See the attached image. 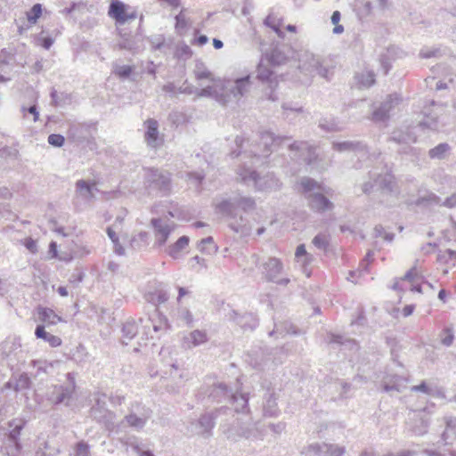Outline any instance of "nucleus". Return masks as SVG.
<instances>
[{"label":"nucleus","instance_id":"obj_18","mask_svg":"<svg viewBox=\"0 0 456 456\" xmlns=\"http://www.w3.org/2000/svg\"><path fill=\"white\" fill-rule=\"evenodd\" d=\"M420 279L421 276L419 273L416 265H414L403 277L400 278L394 283L393 289L395 290H404L409 289L411 291L421 293V286L419 284H415Z\"/></svg>","mask_w":456,"mask_h":456},{"label":"nucleus","instance_id":"obj_4","mask_svg":"<svg viewBox=\"0 0 456 456\" xmlns=\"http://www.w3.org/2000/svg\"><path fill=\"white\" fill-rule=\"evenodd\" d=\"M289 139L290 138L287 136H275L273 133L265 131L260 134L259 142L254 145L253 150H250L249 151H245L243 153H241L240 151L238 152L233 151L232 155L238 157L243 154L245 158H253V164H256L260 158L268 157L272 151L276 150L282 142L289 141Z\"/></svg>","mask_w":456,"mask_h":456},{"label":"nucleus","instance_id":"obj_55","mask_svg":"<svg viewBox=\"0 0 456 456\" xmlns=\"http://www.w3.org/2000/svg\"><path fill=\"white\" fill-rule=\"evenodd\" d=\"M282 110H283V117L286 119H289L292 115L298 114L303 112L302 107H292L289 103H283L282 104Z\"/></svg>","mask_w":456,"mask_h":456},{"label":"nucleus","instance_id":"obj_7","mask_svg":"<svg viewBox=\"0 0 456 456\" xmlns=\"http://www.w3.org/2000/svg\"><path fill=\"white\" fill-rule=\"evenodd\" d=\"M152 415V411L140 402L130 404L128 413L124 417L123 422L137 431L143 429Z\"/></svg>","mask_w":456,"mask_h":456},{"label":"nucleus","instance_id":"obj_17","mask_svg":"<svg viewBox=\"0 0 456 456\" xmlns=\"http://www.w3.org/2000/svg\"><path fill=\"white\" fill-rule=\"evenodd\" d=\"M94 404L91 408V416L99 422L109 423L115 419V413L106 407V395L96 393L94 395Z\"/></svg>","mask_w":456,"mask_h":456},{"label":"nucleus","instance_id":"obj_12","mask_svg":"<svg viewBox=\"0 0 456 456\" xmlns=\"http://www.w3.org/2000/svg\"><path fill=\"white\" fill-rule=\"evenodd\" d=\"M216 417L217 411L202 414L199 419L191 421L187 429L192 435L209 437L212 435Z\"/></svg>","mask_w":456,"mask_h":456},{"label":"nucleus","instance_id":"obj_48","mask_svg":"<svg viewBox=\"0 0 456 456\" xmlns=\"http://www.w3.org/2000/svg\"><path fill=\"white\" fill-rule=\"evenodd\" d=\"M265 25H266L267 27L271 28L276 34L279 37L281 38H284L285 37V34L283 31H281L280 29V26H281V21L276 20L273 16L272 15H268L265 21H264Z\"/></svg>","mask_w":456,"mask_h":456},{"label":"nucleus","instance_id":"obj_44","mask_svg":"<svg viewBox=\"0 0 456 456\" xmlns=\"http://www.w3.org/2000/svg\"><path fill=\"white\" fill-rule=\"evenodd\" d=\"M450 150L451 146L448 143H439L437 146L429 150L428 156L430 159H443L445 158Z\"/></svg>","mask_w":456,"mask_h":456},{"label":"nucleus","instance_id":"obj_21","mask_svg":"<svg viewBox=\"0 0 456 456\" xmlns=\"http://www.w3.org/2000/svg\"><path fill=\"white\" fill-rule=\"evenodd\" d=\"M226 316L229 321L233 322L244 330H253L258 324L256 317L250 313L240 314L231 310Z\"/></svg>","mask_w":456,"mask_h":456},{"label":"nucleus","instance_id":"obj_40","mask_svg":"<svg viewBox=\"0 0 456 456\" xmlns=\"http://www.w3.org/2000/svg\"><path fill=\"white\" fill-rule=\"evenodd\" d=\"M331 236L328 232H319L312 240L313 245L320 250L327 251L330 243Z\"/></svg>","mask_w":456,"mask_h":456},{"label":"nucleus","instance_id":"obj_20","mask_svg":"<svg viewBox=\"0 0 456 456\" xmlns=\"http://www.w3.org/2000/svg\"><path fill=\"white\" fill-rule=\"evenodd\" d=\"M151 223L154 228L155 245L158 247L165 245L175 229V224H169L161 218H152Z\"/></svg>","mask_w":456,"mask_h":456},{"label":"nucleus","instance_id":"obj_6","mask_svg":"<svg viewBox=\"0 0 456 456\" xmlns=\"http://www.w3.org/2000/svg\"><path fill=\"white\" fill-rule=\"evenodd\" d=\"M370 180L362 184V191L365 194H369L373 191L374 188L377 187L383 191L399 194V189L395 181V176L390 172L377 173L370 172Z\"/></svg>","mask_w":456,"mask_h":456},{"label":"nucleus","instance_id":"obj_50","mask_svg":"<svg viewBox=\"0 0 456 456\" xmlns=\"http://www.w3.org/2000/svg\"><path fill=\"white\" fill-rule=\"evenodd\" d=\"M391 140L398 143H409L416 141L415 137L409 133H402L401 131H394Z\"/></svg>","mask_w":456,"mask_h":456},{"label":"nucleus","instance_id":"obj_37","mask_svg":"<svg viewBox=\"0 0 456 456\" xmlns=\"http://www.w3.org/2000/svg\"><path fill=\"white\" fill-rule=\"evenodd\" d=\"M263 411L265 416L273 417L279 413L277 398L274 394H269L267 397L265 399Z\"/></svg>","mask_w":456,"mask_h":456},{"label":"nucleus","instance_id":"obj_33","mask_svg":"<svg viewBox=\"0 0 456 456\" xmlns=\"http://www.w3.org/2000/svg\"><path fill=\"white\" fill-rule=\"evenodd\" d=\"M229 401L234 404V410L237 412H244L248 408V397L247 394L239 391V389L231 394Z\"/></svg>","mask_w":456,"mask_h":456},{"label":"nucleus","instance_id":"obj_2","mask_svg":"<svg viewBox=\"0 0 456 456\" xmlns=\"http://www.w3.org/2000/svg\"><path fill=\"white\" fill-rule=\"evenodd\" d=\"M300 186L312 210L323 213L333 209L334 204L324 195L331 194L330 188H326L309 177H303L300 180Z\"/></svg>","mask_w":456,"mask_h":456},{"label":"nucleus","instance_id":"obj_47","mask_svg":"<svg viewBox=\"0 0 456 456\" xmlns=\"http://www.w3.org/2000/svg\"><path fill=\"white\" fill-rule=\"evenodd\" d=\"M418 202L430 206H441L442 199L434 192H428L426 195L419 197Z\"/></svg>","mask_w":456,"mask_h":456},{"label":"nucleus","instance_id":"obj_1","mask_svg":"<svg viewBox=\"0 0 456 456\" xmlns=\"http://www.w3.org/2000/svg\"><path fill=\"white\" fill-rule=\"evenodd\" d=\"M256 208L255 200L251 197L237 195L228 199H222L215 203L216 213L222 215L228 222L229 227L235 232L247 233L246 219L239 215L238 210L244 212L253 210Z\"/></svg>","mask_w":456,"mask_h":456},{"label":"nucleus","instance_id":"obj_9","mask_svg":"<svg viewBox=\"0 0 456 456\" xmlns=\"http://www.w3.org/2000/svg\"><path fill=\"white\" fill-rule=\"evenodd\" d=\"M260 268L263 277L267 281L281 286H287L290 281L289 278L281 277L284 273V266L280 258L270 256L261 264Z\"/></svg>","mask_w":456,"mask_h":456},{"label":"nucleus","instance_id":"obj_39","mask_svg":"<svg viewBox=\"0 0 456 456\" xmlns=\"http://www.w3.org/2000/svg\"><path fill=\"white\" fill-rule=\"evenodd\" d=\"M30 379L27 374H20L18 378L11 379L7 383V387L13 388L15 391H22L29 387Z\"/></svg>","mask_w":456,"mask_h":456},{"label":"nucleus","instance_id":"obj_61","mask_svg":"<svg viewBox=\"0 0 456 456\" xmlns=\"http://www.w3.org/2000/svg\"><path fill=\"white\" fill-rule=\"evenodd\" d=\"M64 141L65 139L61 134H52L48 136V143L55 147L62 146Z\"/></svg>","mask_w":456,"mask_h":456},{"label":"nucleus","instance_id":"obj_64","mask_svg":"<svg viewBox=\"0 0 456 456\" xmlns=\"http://www.w3.org/2000/svg\"><path fill=\"white\" fill-rule=\"evenodd\" d=\"M454 336L452 331L450 329H445L443 330L442 343L443 345L449 346L452 344Z\"/></svg>","mask_w":456,"mask_h":456},{"label":"nucleus","instance_id":"obj_46","mask_svg":"<svg viewBox=\"0 0 456 456\" xmlns=\"http://www.w3.org/2000/svg\"><path fill=\"white\" fill-rule=\"evenodd\" d=\"M359 83L364 87H370L375 83V74L371 70H365L356 76Z\"/></svg>","mask_w":456,"mask_h":456},{"label":"nucleus","instance_id":"obj_8","mask_svg":"<svg viewBox=\"0 0 456 456\" xmlns=\"http://www.w3.org/2000/svg\"><path fill=\"white\" fill-rule=\"evenodd\" d=\"M298 69L306 76L319 75L329 79V69L322 66L321 59L309 51H301L298 55Z\"/></svg>","mask_w":456,"mask_h":456},{"label":"nucleus","instance_id":"obj_57","mask_svg":"<svg viewBox=\"0 0 456 456\" xmlns=\"http://www.w3.org/2000/svg\"><path fill=\"white\" fill-rule=\"evenodd\" d=\"M375 237H383L385 240L391 242L394 240V233L387 232L381 225H376L374 228Z\"/></svg>","mask_w":456,"mask_h":456},{"label":"nucleus","instance_id":"obj_51","mask_svg":"<svg viewBox=\"0 0 456 456\" xmlns=\"http://www.w3.org/2000/svg\"><path fill=\"white\" fill-rule=\"evenodd\" d=\"M194 75L197 80L208 79L214 81L215 78L210 71H208L202 63H199L194 70Z\"/></svg>","mask_w":456,"mask_h":456},{"label":"nucleus","instance_id":"obj_16","mask_svg":"<svg viewBox=\"0 0 456 456\" xmlns=\"http://www.w3.org/2000/svg\"><path fill=\"white\" fill-rule=\"evenodd\" d=\"M108 15L114 19L116 22L124 24L128 20H135L137 13L132 7L120 0H111Z\"/></svg>","mask_w":456,"mask_h":456},{"label":"nucleus","instance_id":"obj_58","mask_svg":"<svg viewBox=\"0 0 456 456\" xmlns=\"http://www.w3.org/2000/svg\"><path fill=\"white\" fill-rule=\"evenodd\" d=\"M23 428L22 423L16 424L13 428L11 430L9 434V440L12 442L13 444L20 443L19 442V436L20 435V431Z\"/></svg>","mask_w":456,"mask_h":456},{"label":"nucleus","instance_id":"obj_30","mask_svg":"<svg viewBox=\"0 0 456 456\" xmlns=\"http://www.w3.org/2000/svg\"><path fill=\"white\" fill-rule=\"evenodd\" d=\"M94 183H89L85 180H78L76 183V196L86 201H91L94 199Z\"/></svg>","mask_w":456,"mask_h":456},{"label":"nucleus","instance_id":"obj_13","mask_svg":"<svg viewBox=\"0 0 456 456\" xmlns=\"http://www.w3.org/2000/svg\"><path fill=\"white\" fill-rule=\"evenodd\" d=\"M332 149L339 152H352L359 162H364L370 157L367 145L361 141L334 142Z\"/></svg>","mask_w":456,"mask_h":456},{"label":"nucleus","instance_id":"obj_42","mask_svg":"<svg viewBox=\"0 0 456 456\" xmlns=\"http://www.w3.org/2000/svg\"><path fill=\"white\" fill-rule=\"evenodd\" d=\"M138 332V328L134 321L130 320L124 323L122 328V334H123V341L122 343L125 345H127V340H131L135 337V335Z\"/></svg>","mask_w":456,"mask_h":456},{"label":"nucleus","instance_id":"obj_54","mask_svg":"<svg viewBox=\"0 0 456 456\" xmlns=\"http://www.w3.org/2000/svg\"><path fill=\"white\" fill-rule=\"evenodd\" d=\"M149 239V234L146 232H139L135 237H134L131 240V245L134 248H141L142 246L147 245V241Z\"/></svg>","mask_w":456,"mask_h":456},{"label":"nucleus","instance_id":"obj_23","mask_svg":"<svg viewBox=\"0 0 456 456\" xmlns=\"http://www.w3.org/2000/svg\"><path fill=\"white\" fill-rule=\"evenodd\" d=\"M429 421L422 412L415 411L410 413L407 426L409 430L416 436H423L428 432Z\"/></svg>","mask_w":456,"mask_h":456},{"label":"nucleus","instance_id":"obj_5","mask_svg":"<svg viewBox=\"0 0 456 456\" xmlns=\"http://www.w3.org/2000/svg\"><path fill=\"white\" fill-rule=\"evenodd\" d=\"M252 87L251 77L247 75L242 77L229 78L222 80L223 94L219 95L222 105L238 103L243 97H246Z\"/></svg>","mask_w":456,"mask_h":456},{"label":"nucleus","instance_id":"obj_52","mask_svg":"<svg viewBox=\"0 0 456 456\" xmlns=\"http://www.w3.org/2000/svg\"><path fill=\"white\" fill-rule=\"evenodd\" d=\"M42 14V6L40 4H36L33 7L27 12V19L30 24H36L38 18Z\"/></svg>","mask_w":456,"mask_h":456},{"label":"nucleus","instance_id":"obj_56","mask_svg":"<svg viewBox=\"0 0 456 456\" xmlns=\"http://www.w3.org/2000/svg\"><path fill=\"white\" fill-rule=\"evenodd\" d=\"M175 28L179 32H183L188 28V21L185 15L183 13V11L175 16Z\"/></svg>","mask_w":456,"mask_h":456},{"label":"nucleus","instance_id":"obj_29","mask_svg":"<svg viewBox=\"0 0 456 456\" xmlns=\"http://www.w3.org/2000/svg\"><path fill=\"white\" fill-rule=\"evenodd\" d=\"M189 242L190 239L188 236H182L174 244L168 246L166 251L173 259H179L183 256L184 250L188 248Z\"/></svg>","mask_w":456,"mask_h":456},{"label":"nucleus","instance_id":"obj_63","mask_svg":"<svg viewBox=\"0 0 456 456\" xmlns=\"http://www.w3.org/2000/svg\"><path fill=\"white\" fill-rule=\"evenodd\" d=\"M179 317L188 325H191L193 322V316L187 308H182L179 310Z\"/></svg>","mask_w":456,"mask_h":456},{"label":"nucleus","instance_id":"obj_32","mask_svg":"<svg viewBox=\"0 0 456 456\" xmlns=\"http://www.w3.org/2000/svg\"><path fill=\"white\" fill-rule=\"evenodd\" d=\"M37 314L39 320L47 325H54L62 322V318L55 314L53 309L48 307H37Z\"/></svg>","mask_w":456,"mask_h":456},{"label":"nucleus","instance_id":"obj_10","mask_svg":"<svg viewBox=\"0 0 456 456\" xmlns=\"http://www.w3.org/2000/svg\"><path fill=\"white\" fill-rule=\"evenodd\" d=\"M69 382L65 385H54L49 387L46 392V400L53 405L64 403L69 404L75 391V381L71 379V374L68 373Z\"/></svg>","mask_w":456,"mask_h":456},{"label":"nucleus","instance_id":"obj_43","mask_svg":"<svg viewBox=\"0 0 456 456\" xmlns=\"http://www.w3.org/2000/svg\"><path fill=\"white\" fill-rule=\"evenodd\" d=\"M35 456H61L58 448L52 447L48 442H43L37 446Z\"/></svg>","mask_w":456,"mask_h":456},{"label":"nucleus","instance_id":"obj_53","mask_svg":"<svg viewBox=\"0 0 456 456\" xmlns=\"http://www.w3.org/2000/svg\"><path fill=\"white\" fill-rule=\"evenodd\" d=\"M20 338H12L4 341L3 344V348L4 353L8 355L12 352L16 351L20 347Z\"/></svg>","mask_w":456,"mask_h":456},{"label":"nucleus","instance_id":"obj_31","mask_svg":"<svg viewBox=\"0 0 456 456\" xmlns=\"http://www.w3.org/2000/svg\"><path fill=\"white\" fill-rule=\"evenodd\" d=\"M212 86H208L202 89L196 88L197 96L199 97H213L216 102L221 103V100L219 99V95L223 94L222 91V80H214L212 81Z\"/></svg>","mask_w":456,"mask_h":456},{"label":"nucleus","instance_id":"obj_25","mask_svg":"<svg viewBox=\"0 0 456 456\" xmlns=\"http://www.w3.org/2000/svg\"><path fill=\"white\" fill-rule=\"evenodd\" d=\"M308 449L318 456H343L346 452L344 446L326 443L313 444Z\"/></svg>","mask_w":456,"mask_h":456},{"label":"nucleus","instance_id":"obj_19","mask_svg":"<svg viewBox=\"0 0 456 456\" xmlns=\"http://www.w3.org/2000/svg\"><path fill=\"white\" fill-rule=\"evenodd\" d=\"M400 101L401 99L397 94L388 95L379 107L374 108L371 113V120L376 123L388 120L389 112L400 102Z\"/></svg>","mask_w":456,"mask_h":456},{"label":"nucleus","instance_id":"obj_15","mask_svg":"<svg viewBox=\"0 0 456 456\" xmlns=\"http://www.w3.org/2000/svg\"><path fill=\"white\" fill-rule=\"evenodd\" d=\"M256 73L257 79L262 83L266 84L268 86L269 92H265L266 98L272 102L277 101L278 97L274 91L278 86V79L268 67V64L265 63L264 59L260 61L257 66Z\"/></svg>","mask_w":456,"mask_h":456},{"label":"nucleus","instance_id":"obj_38","mask_svg":"<svg viewBox=\"0 0 456 456\" xmlns=\"http://www.w3.org/2000/svg\"><path fill=\"white\" fill-rule=\"evenodd\" d=\"M120 443L125 447V450L127 452L128 449H132L134 452L139 454L142 452L143 449V445L140 439L134 436L120 438Z\"/></svg>","mask_w":456,"mask_h":456},{"label":"nucleus","instance_id":"obj_26","mask_svg":"<svg viewBox=\"0 0 456 456\" xmlns=\"http://www.w3.org/2000/svg\"><path fill=\"white\" fill-rule=\"evenodd\" d=\"M434 108L430 112H425L424 118L419 122V126L423 129H428L432 131H436L440 126V118L444 111L443 107L437 106L433 103Z\"/></svg>","mask_w":456,"mask_h":456},{"label":"nucleus","instance_id":"obj_35","mask_svg":"<svg viewBox=\"0 0 456 456\" xmlns=\"http://www.w3.org/2000/svg\"><path fill=\"white\" fill-rule=\"evenodd\" d=\"M231 392L228 389L227 386L224 383H217L213 385L211 387V391L209 393V397H211L214 401L221 402L223 399L230 398Z\"/></svg>","mask_w":456,"mask_h":456},{"label":"nucleus","instance_id":"obj_59","mask_svg":"<svg viewBox=\"0 0 456 456\" xmlns=\"http://www.w3.org/2000/svg\"><path fill=\"white\" fill-rule=\"evenodd\" d=\"M74 456H90L88 444L83 441L77 443Z\"/></svg>","mask_w":456,"mask_h":456},{"label":"nucleus","instance_id":"obj_60","mask_svg":"<svg viewBox=\"0 0 456 456\" xmlns=\"http://www.w3.org/2000/svg\"><path fill=\"white\" fill-rule=\"evenodd\" d=\"M411 392H421L426 395H433V389L426 383V381H422L418 386H412L411 387Z\"/></svg>","mask_w":456,"mask_h":456},{"label":"nucleus","instance_id":"obj_24","mask_svg":"<svg viewBox=\"0 0 456 456\" xmlns=\"http://www.w3.org/2000/svg\"><path fill=\"white\" fill-rule=\"evenodd\" d=\"M409 379L396 374H388L384 377L381 386L385 392H402L407 387Z\"/></svg>","mask_w":456,"mask_h":456},{"label":"nucleus","instance_id":"obj_11","mask_svg":"<svg viewBox=\"0 0 456 456\" xmlns=\"http://www.w3.org/2000/svg\"><path fill=\"white\" fill-rule=\"evenodd\" d=\"M96 132V123H77L73 122L69 126L67 132L68 138L75 142L80 143L84 142H89L94 138V134Z\"/></svg>","mask_w":456,"mask_h":456},{"label":"nucleus","instance_id":"obj_49","mask_svg":"<svg viewBox=\"0 0 456 456\" xmlns=\"http://www.w3.org/2000/svg\"><path fill=\"white\" fill-rule=\"evenodd\" d=\"M198 248L202 253H211L212 251H216V246L215 245L212 237L202 239L198 244Z\"/></svg>","mask_w":456,"mask_h":456},{"label":"nucleus","instance_id":"obj_36","mask_svg":"<svg viewBox=\"0 0 456 456\" xmlns=\"http://www.w3.org/2000/svg\"><path fill=\"white\" fill-rule=\"evenodd\" d=\"M445 429L442 435L444 441L456 440V418L448 416L444 417Z\"/></svg>","mask_w":456,"mask_h":456},{"label":"nucleus","instance_id":"obj_22","mask_svg":"<svg viewBox=\"0 0 456 456\" xmlns=\"http://www.w3.org/2000/svg\"><path fill=\"white\" fill-rule=\"evenodd\" d=\"M146 132L144 139L148 146L159 148L163 144V138L159 135V122L153 118H149L144 122Z\"/></svg>","mask_w":456,"mask_h":456},{"label":"nucleus","instance_id":"obj_14","mask_svg":"<svg viewBox=\"0 0 456 456\" xmlns=\"http://www.w3.org/2000/svg\"><path fill=\"white\" fill-rule=\"evenodd\" d=\"M145 180L151 188L167 194L171 188L170 174L159 169L149 168L145 173Z\"/></svg>","mask_w":456,"mask_h":456},{"label":"nucleus","instance_id":"obj_28","mask_svg":"<svg viewBox=\"0 0 456 456\" xmlns=\"http://www.w3.org/2000/svg\"><path fill=\"white\" fill-rule=\"evenodd\" d=\"M289 150L298 151V157L302 158L308 165L314 163L317 158L315 149L307 142H294L289 145Z\"/></svg>","mask_w":456,"mask_h":456},{"label":"nucleus","instance_id":"obj_34","mask_svg":"<svg viewBox=\"0 0 456 456\" xmlns=\"http://www.w3.org/2000/svg\"><path fill=\"white\" fill-rule=\"evenodd\" d=\"M35 335L37 338L44 339L52 347H57L61 345V339L58 336L53 335L45 331L44 325H37L35 330Z\"/></svg>","mask_w":456,"mask_h":456},{"label":"nucleus","instance_id":"obj_3","mask_svg":"<svg viewBox=\"0 0 456 456\" xmlns=\"http://www.w3.org/2000/svg\"><path fill=\"white\" fill-rule=\"evenodd\" d=\"M238 178L247 186H252L256 191H273L281 188L280 180L273 173L260 174L250 167L240 166Z\"/></svg>","mask_w":456,"mask_h":456},{"label":"nucleus","instance_id":"obj_27","mask_svg":"<svg viewBox=\"0 0 456 456\" xmlns=\"http://www.w3.org/2000/svg\"><path fill=\"white\" fill-rule=\"evenodd\" d=\"M208 341L207 331L201 330H194L184 336L182 340V346L186 349H191L200 346Z\"/></svg>","mask_w":456,"mask_h":456},{"label":"nucleus","instance_id":"obj_45","mask_svg":"<svg viewBox=\"0 0 456 456\" xmlns=\"http://www.w3.org/2000/svg\"><path fill=\"white\" fill-rule=\"evenodd\" d=\"M169 296L166 289H158L154 292L149 294L147 300L154 305H159L167 301Z\"/></svg>","mask_w":456,"mask_h":456},{"label":"nucleus","instance_id":"obj_62","mask_svg":"<svg viewBox=\"0 0 456 456\" xmlns=\"http://www.w3.org/2000/svg\"><path fill=\"white\" fill-rule=\"evenodd\" d=\"M125 395L118 392L112 393L110 396V402L113 406L122 405L125 403Z\"/></svg>","mask_w":456,"mask_h":456},{"label":"nucleus","instance_id":"obj_41","mask_svg":"<svg viewBox=\"0 0 456 456\" xmlns=\"http://www.w3.org/2000/svg\"><path fill=\"white\" fill-rule=\"evenodd\" d=\"M265 60L268 64L280 66L287 61V56L279 48H273L271 53L266 55Z\"/></svg>","mask_w":456,"mask_h":456}]
</instances>
